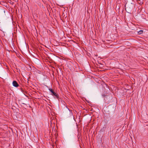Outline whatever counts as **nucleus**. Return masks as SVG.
Here are the masks:
<instances>
[{
    "mask_svg": "<svg viewBox=\"0 0 148 148\" xmlns=\"http://www.w3.org/2000/svg\"><path fill=\"white\" fill-rule=\"evenodd\" d=\"M49 90L52 93V95H54L55 96V98H56L58 99V95L51 88H49Z\"/></svg>",
    "mask_w": 148,
    "mask_h": 148,
    "instance_id": "nucleus-1",
    "label": "nucleus"
},
{
    "mask_svg": "<svg viewBox=\"0 0 148 148\" xmlns=\"http://www.w3.org/2000/svg\"><path fill=\"white\" fill-rule=\"evenodd\" d=\"M12 84L13 86L15 87H17L19 86L17 82L15 81H13Z\"/></svg>",
    "mask_w": 148,
    "mask_h": 148,
    "instance_id": "nucleus-2",
    "label": "nucleus"
},
{
    "mask_svg": "<svg viewBox=\"0 0 148 148\" xmlns=\"http://www.w3.org/2000/svg\"><path fill=\"white\" fill-rule=\"evenodd\" d=\"M143 32V31L142 30H140L138 32V34H142Z\"/></svg>",
    "mask_w": 148,
    "mask_h": 148,
    "instance_id": "nucleus-3",
    "label": "nucleus"
}]
</instances>
